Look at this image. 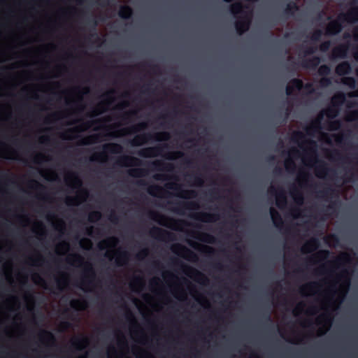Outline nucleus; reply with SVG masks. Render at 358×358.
I'll use <instances>...</instances> for the list:
<instances>
[{"label": "nucleus", "mask_w": 358, "mask_h": 358, "mask_svg": "<svg viewBox=\"0 0 358 358\" xmlns=\"http://www.w3.org/2000/svg\"><path fill=\"white\" fill-rule=\"evenodd\" d=\"M346 271H343V273L338 275L337 279L329 283H327V286L325 290L319 293L318 288L321 287L322 285L317 282H310L300 288V292L303 295H306L308 292L311 294H319L320 295L324 297L328 301L334 300L341 293L345 294L350 286V280L348 279L345 282H343L340 286H338V280L344 276V273Z\"/></svg>", "instance_id": "f257e3e1"}, {"label": "nucleus", "mask_w": 358, "mask_h": 358, "mask_svg": "<svg viewBox=\"0 0 358 358\" xmlns=\"http://www.w3.org/2000/svg\"><path fill=\"white\" fill-rule=\"evenodd\" d=\"M357 17L358 8H355L347 13H341L336 19L329 22L326 27V34L329 36L338 34L343 29L344 22H354L357 20Z\"/></svg>", "instance_id": "f03ea898"}, {"label": "nucleus", "mask_w": 358, "mask_h": 358, "mask_svg": "<svg viewBox=\"0 0 358 358\" xmlns=\"http://www.w3.org/2000/svg\"><path fill=\"white\" fill-rule=\"evenodd\" d=\"M338 107L330 105L325 110H322L317 115V118L312 121L311 124L307 127L305 130L308 134H312L313 132L317 131L321 129V122L326 115L329 119H334L339 113Z\"/></svg>", "instance_id": "7ed1b4c3"}, {"label": "nucleus", "mask_w": 358, "mask_h": 358, "mask_svg": "<svg viewBox=\"0 0 358 358\" xmlns=\"http://www.w3.org/2000/svg\"><path fill=\"white\" fill-rule=\"evenodd\" d=\"M169 138L170 134L166 131H162L155 134H152L150 133H143L135 136L134 138L129 141V144L133 147H136L145 144L150 140L162 141H168Z\"/></svg>", "instance_id": "20e7f679"}, {"label": "nucleus", "mask_w": 358, "mask_h": 358, "mask_svg": "<svg viewBox=\"0 0 358 358\" xmlns=\"http://www.w3.org/2000/svg\"><path fill=\"white\" fill-rule=\"evenodd\" d=\"M306 143L310 146V150L314 152L315 155L313 159H310V161H313L315 164H317V165L315 166V173L317 177L323 178L329 176V173H335V171L329 169L324 161L318 159L316 155V142L313 140H308Z\"/></svg>", "instance_id": "39448f33"}, {"label": "nucleus", "mask_w": 358, "mask_h": 358, "mask_svg": "<svg viewBox=\"0 0 358 358\" xmlns=\"http://www.w3.org/2000/svg\"><path fill=\"white\" fill-rule=\"evenodd\" d=\"M96 273L91 264H87L83 277L80 280L79 287L83 291H90L89 288L95 287Z\"/></svg>", "instance_id": "423d86ee"}, {"label": "nucleus", "mask_w": 358, "mask_h": 358, "mask_svg": "<svg viewBox=\"0 0 358 358\" xmlns=\"http://www.w3.org/2000/svg\"><path fill=\"white\" fill-rule=\"evenodd\" d=\"M169 148L167 144H159L152 147H148L140 150L137 155L143 158H151L162 155L165 149Z\"/></svg>", "instance_id": "0eeeda50"}, {"label": "nucleus", "mask_w": 358, "mask_h": 358, "mask_svg": "<svg viewBox=\"0 0 358 358\" xmlns=\"http://www.w3.org/2000/svg\"><path fill=\"white\" fill-rule=\"evenodd\" d=\"M165 187L176 192V196L182 199H193L197 196L194 189H184L180 184L176 182H168Z\"/></svg>", "instance_id": "6e6552de"}, {"label": "nucleus", "mask_w": 358, "mask_h": 358, "mask_svg": "<svg viewBox=\"0 0 358 358\" xmlns=\"http://www.w3.org/2000/svg\"><path fill=\"white\" fill-rule=\"evenodd\" d=\"M115 92V90L113 89L105 92L102 95V96L104 97L106 99L99 103L96 106V107L93 109L92 113L90 114V116L96 117L104 113L106 110L104 106H109L113 101L114 99L112 97V95L114 94Z\"/></svg>", "instance_id": "1a4fd4ad"}, {"label": "nucleus", "mask_w": 358, "mask_h": 358, "mask_svg": "<svg viewBox=\"0 0 358 358\" xmlns=\"http://www.w3.org/2000/svg\"><path fill=\"white\" fill-rule=\"evenodd\" d=\"M103 152L94 155L92 161L99 160L105 156L106 153L119 154L123 150L122 146L116 143H106L102 146Z\"/></svg>", "instance_id": "9d476101"}, {"label": "nucleus", "mask_w": 358, "mask_h": 358, "mask_svg": "<svg viewBox=\"0 0 358 358\" xmlns=\"http://www.w3.org/2000/svg\"><path fill=\"white\" fill-rule=\"evenodd\" d=\"M147 164L148 168L152 171L173 172L175 169L173 164L165 162L159 159L150 162Z\"/></svg>", "instance_id": "9b49d317"}, {"label": "nucleus", "mask_w": 358, "mask_h": 358, "mask_svg": "<svg viewBox=\"0 0 358 358\" xmlns=\"http://www.w3.org/2000/svg\"><path fill=\"white\" fill-rule=\"evenodd\" d=\"M172 251L190 262H195L198 259V257L195 252L181 244L175 245L172 248Z\"/></svg>", "instance_id": "f8f14e48"}, {"label": "nucleus", "mask_w": 358, "mask_h": 358, "mask_svg": "<svg viewBox=\"0 0 358 358\" xmlns=\"http://www.w3.org/2000/svg\"><path fill=\"white\" fill-rule=\"evenodd\" d=\"M176 206L172 209L174 213L183 215L185 210H198L199 206L195 201H176L174 203Z\"/></svg>", "instance_id": "ddd939ff"}, {"label": "nucleus", "mask_w": 358, "mask_h": 358, "mask_svg": "<svg viewBox=\"0 0 358 358\" xmlns=\"http://www.w3.org/2000/svg\"><path fill=\"white\" fill-rule=\"evenodd\" d=\"M102 136L109 137V138H113L117 136L115 132H107L104 134L103 135L101 134H94L90 136H88L85 138H84L81 141L80 144L83 145H88L96 143H99L102 141L101 137Z\"/></svg>", "instance_id": "4468645a"}, {"label": "nucleus", "mask_w": 358, "mask_h": 358, "mask_svg": "<svg viewBox=\"0 0 358 358\" xmlns=\"http://www.w3.org/2000/svg\"><path fill=\"white\" fill-rule=\"evenodd\" d=\"M148 217L150 219H152V220L157 222L159 224L162 225V226H166L168 227H169V226L165 223V221H167V220H171L176 223L187 224V223L183 220H175L173 219L169 218V217H166L165 215H162L157 212L152 211V210H150L148 212Z\"/></svg>", "instance_id": "2eb2a0df"}, {"label": "nucleus", "mask_w": 358, "mask_h": 358, "mask_svg": "<svg viewBox=\"0 0 358 358\" xmlns=\"http://www.w3.org/2000/svg\"><path fill=\"white\" fill-rule=\"evenodd\" d=\"M303 87V82L302 80L299 78H293L290 80V85L286 87V94L289 96L292 94L294 90H301ZM306 89H309L312 87V85L310 83H307L304 86Z\"/></svg>", "instance_id": "dca6fc26"}, {"label": "nucleus", "mask_w": 358, "mask_h": 358, "mask_svg": "<svg viewBox=\"0 0 358 358\" xmlns=\"http://www.w3.org/2000/svg\"><path fill=\"white\" fill-rule=\"evenodd\" d=\"M174 264L180 265L181 267L186 268L189 271L194 273L195 274V277H196L195 280L198 282L205 285L207 282H208V279L203 273H202L201 272L197 271L196 269H195L192 267L185 265V264H183L182 262L179 261L178 259H175Z\"/></svg>", "instance_id": "f3484780"}, {"label": "nucleus", "mask_w": 358, "mask_h": 358, "mask_svg": "<svg viewBox=\"0 0 358 358\" xmlns=\"http://www.w3.org/2000/svg\"><path fill=\"white\" fill-rule=\"evenodd\" d=\"M150 234L152 237L157 238L161 240L173 239V234L172 233L157 227H152L150 231Z\"/></svg>", "instance_id": "a211bd4d"}, {"label": "nucleus", "mask_w": 358, "mask_h": 358, "mask_svg": "<svg viewBox=\"0 0 358 358\" xmlns=\"http://www.w3.org/2000/svg\"><path fill=\"white\" fill-rule=\"evenodd\" d=\"M191 217L203 222H213L219 220L220 216L218 214L201 212L192 215Z\"/></svg>", "instance_id": "6ab92c4d"}, {"label": "nucleus", "mask_w": 358, "mask_h": 358, "mask_svg": "<svg viewBox=\"0 0 358 358\" xmlns=\"http://www.w3.org/2000/svg\"><path fill=\"white\" fill-rule=\"evenodd\" d=\"M349 48L348 44L339 45L332 50L331 59H334L336 58L345 59L347 57L348 51Z\"/></svg>", "instance_id": "aec40b11"}, {"label": "nucleus", "mask_w": 358, "mask_h": 358, "mask_svg": "<svg viewBox=\"0 0 358 358\" xmlns=\"http://www.w3.org/2000/svg\"><path fill=\"white\" fill-rule=\"evenodd\" d=\"M320 247V241L317 238H311L301 248L302 253H309L315 251Z\"/></svg>", "instance_id": "412c9836"}, {"label": "nucleus", "mask_w": 358, "mask_h": 358, "mask_svg": "<svg viewBox=\"0 0 358 358\" xmlns=\"http://www.w3.org/2000/svg\"><path fill=\"white\" fill-rule=\"evenodd\" d=\"M321 62V58L314 56L310 59H305L301 62V66L304 69L315 70Z\"/></svg>", "instance_id": "4be33fe9"}, {"label": "nucleus", "mask_w": 358, "mask_h": 358, "mask_svg": "<svg viewBox=\"0 0 358 358\" xmlns=\"http://www.w3.org/2000/svg\"><path fill=\"white\" fill-rule=\"evenodd\" d=\"M352 71V66L349 62L344 61L339 63L335 69L336 73L338 76H345L350 74Z\"/></svg>", "instance_id": "5701e85b"}, {"label": "nucleus", "mask_w": 358, "mask_h": 358, "mask_svg": "<svg viewBox=\"0 0 358 358\" xmlns=\"http://www.w3.org/2000/svg\"><path fill=\"white\" fill-rule=\"evenodd\" d=\"M118 163L124 166H138L141 164V162L136 157H129V156H123L122 157Z\"/></svg>", "instance_id": "b1692460"}, {"label": "nucleus", "mask_w": 358, "mask_h": 358, "mask_svg": "<svg viewBox=\"0 0 358 358\" xmlns=\"http://www.w3.org/2000/svg\"><path fill=\"white\" fill-rule=\"evenodd\" d=\"M188 243L191 247L201 251L207 257H212L215 254V250L210 246L202 245L201 248H198V244L194 242L189 241Z\"/></svg>", "instance_id": "393cba45"}, {"label": "nucleus", "mask_w": 358, "mask_h": 358, "mask_svg": "<svg viewBox=\"0 0 358 358\" xmlns=\"http://www.w3.org/2000/svg\"><path fill=\"white\" fill-rule=\"evenodd\" d=\"M270 215L274 226L281 229L283 227V220L280 213L273 208L270 209Z\"/></svg>", "instance_id": "a878e982"}, {"label": "nucleus", "mask_w": 358, "mask_h": 358, "mask_svg": "<svg viewBox=\"0 0 358 358\" xmlns=\"http://www.w3.org/2000/svg\"><path fill=\"white\" fill-rule=\"evenodd\" d=\"M291 195L294 201V202L299 205L301 206L304 202V197L302 192L295 186H292L290 191Z\"/></svg>", "instance_id": "bb28decb"}, {"label": "nucleus", "mask_w": 358, "mask_h": 358, "mask_svg": "<svg viewBox=\"0 0 358 358\" xmlns=\"http://www.w3.org/2000/svg\"><path fill=\"white\" fill-rule=\"evenodd\" d=\"M250 27V21L249 20H238L235 22V28L237 31V33L239 35H242L243 33H245L246 31L248 30Z\"/></svg>", "instance_id": "cd10ccee"}, {"label": "nucleus", "mask_w": 358, "mask_h": 358, "mask_svg": "<svg viewBox=\"0 0 358 358\" xmlns=\"http://www.w3.org/2000/svg\"><path fill=\"white\" fill-rule=\"evenodd\" d=\"M133 14L132 8L127 5L121 6L118 12V15L120 17L129 20Z\"/></svg>", "instance_id": "c85d7f7f"}, {"label": "nucleus", "mask_w": 358, "mask_h": 358, "mask_svg": "<svg viewBox=\"0 0 358 358\" xmlns=\"http://www.w3.org/2000/svg\"><path fill=\"white\" fill-rule=\"evenodd\" d=\"M287 203V196L284 190L280 188L279 192L276 194V206L279 208H284Z\"/></svg>", "instance_id": "c756f323"}, {"label": "nucleus", "mask_w": 358, "mask_h": 358, "mask_svg": "<svg viewBox=\"0 0 358 358\" xmlns=\"http://www.w3.org/2000/svg\"><path fill=\"white\" fill-rule=\"evenodd\" d=\"M350 262L351 255L349 253L343 252L335 259L334 264L339 266L344 265L345 264L350 263Z\"/></svg>", "instance_id": "7c9ffc66"}, {"label": "nucleus", "mask_w": 358, "mask_h": 358, "mask_svg": "<svg viewBox=\"0 0 358 358\" xmlns=\"http://www.w3.org/2000/svg\"><path fill=\"white\" fill-rule=\"evenodd\" d=\"M148 127V124L145 122H139L129 129H124L122 131H126L128 134H136L143 130H145Z\"/></svg>", "instance_id": "2f4dec72"}, {"label": "nucleus", "mask_w": 358, "mask_h": 358, "mask_svg": "<svg viewBox=\"0 0 358 358\" xmlns=\"http://www.w3.org/2000/svg\"><path fill=\"white\" fill-rule=\"evenodd\" d=\"M345 95L343 93H338L331 98V104L340 108V106L345 102Z\"/></svg>", "instance_id": "473e14b6"}, {"label": "nucleus", "mask_w": 358, "mask_h": 358, "mask_svg": "<svg viewBox=\"0 0 358 358\" xmlns=\"http://www.w3.org/2000/svg\"><path fill=\"white\" fill-rule=\"evenodd\" d=\"M148 192L149 194H150L153 196H159L160 194H162V192H165V191L162 187H160L157 185H150L148 188ZM166 193H167V194L169 196L170 195L169 192H166Z\"/></svg>", "instance_id": "72a5a7b5"}, {"label": "nucleus", "mask_w": 358, "mask_h": 358, "mask_svg": "<svg viewBox=\"0 0 358 358\" xmlns=\"http://www.w3.org/2000/svg\"><path fill=\"white\" fill-rule=\"evenodd\" d=\"M129 253L127 251H120L118 252L117 257L115 259V262L117 266H122L125 264L129 260Z\"/></svg>", "instance_id": "f704fd0d"}, {"label": "nucleus", "mask_w": 358, "mask_h": 358, "mask_svg": "<svg viewBox=\"0 0 358 358\" xmlns=\"http://www.w3.org/2000/svg\"><path fill=\"white\" fill-rule=\"evenodd\" d=\"M117 241L118 240L116 237L112 236L99 243L98 247L100 250H104L106 247L109 245L115 246L117 243Z\"/></svg>", "instance_id": "c9c22d12"}, {"label": "nucleus", "mask_w": 358, "mask_h": 358, "mask_svg": "<svg viewBox=\"0 0 358 358\" xmlns=\"http://www.w3.org/2000/svg\"><path fill=\"white\" fill-rule=\"evenodd\" d=\"M330 255V252L328 250H321L318 251L313 257L309 259L310 262H313L315 258L319 259L320 261L327 260Z\"/></svg>", "instance_id": "e433bc0d"}, {"label": "nucleus", "mask_w": 358, "mask_h": 358, "mask_svg": "<svg viewBox=\"0 0 358 358\" xmlns=\"http://www.w3.org/2000/svg\"><path fill=\"white\" fill-rule=\"evenodd\" d=\"M299 9V8L297 3L296 2L292 1L287 5L284 10V14L287 15H293L294 12Z\"/></svg>", "instance_id": "4c0bfd02"}, {"label": "nucleus", "mask_w": 358, "mask_h": 358, "mask_svg": "<svg viewBox=\"0 0 358 358\" xmlns=\"http://www.w3.org/2000/svg\"><path fill=\"white\" fill-rule=\"evenodd\" d=\"M148 174V171L143 169H134L129 171V175L134 178H141Z\"/></svg>", "instance_id": "58836bf2"}, {"label": "nucleus", "mask_w": 358, "mask_h": 358, "mask_svg": "<svg viewBox=\"0 0 358 358\" xmlns=\"http://www.w3.org/2000/svg\"><path fill=\"white\" fill-rule=\"evenodd\" d=\"M188 177L190 180H192L194 181V185L196 186L201 187L204 183L203 177L199 173L188 175Z\"/></svg>", "instance_id": "ea45409f"}, {"label": "nucleus", "mask_w": 358, "mask_h": 358, "mask_svg": "<svg viewBox=\"0 0 358 358\" xmlns=\"http://www.w3.org/2000/svg\"><path fill=\"white\" fill-rule=\"evenodd\" d=\"M198 238L202 242L211 244L214 243L216 241L214 236L207 233H203L201 234V236L198 237Z\"/></svg>", "instance_id": "a19ab883"}, {"label": "nucleus", "mask_w": 358, "mask_h": 358, "mask_svg": "<svg viewBox=\"0 0 358 358\" xmlns=\"http://www.w3.org/2000/svg\"><path fill=\"white\" fill-rule=\"evenodd\" d=\"M153 178L157 181L170 180L171 179H174L175 180H178V178L176 176L172 177L169 175L164 174V173H157L153 176Z\"/></svg>", "instance_id": "79ce46f5"}, {"label": "nucleus", "mask_w": 358, "mask_h": 358, "mask_svg": "<svg viewBox=\"0 0 358 358\" xmlns=\"http://www.w3.org/2000/svg\"><path fill=\"white\" fill-rule=\"evenodd\" d=\"M242 11L243 6L239 2L234 3L230 6V12L234 15L241 13Z\"/></svg>", "instance_id": "37998d69"}, {"label": "nucleus", "mask_w": 358, "mask_h": 358, "mask_svg": "<svg viewBox=\"0 0 358 358\" xmlns=\"http://www.w3.org/2000/svg\"><path fill=\"white\" fill-rule=\"evenodd\" d=\"M342 82L352 90L356 87V80L353 77H345L343 78Z\"/></svg>", "instance_id": "c03bdc74"}, {"label": "nucleus", "mask_w": 358, "mask_h": 358, "mask_svg": "<svg viewBox=\"0 0 358 358\" xmlns=\"http://www.w3.org/2000/svg\"><path fill=\"white\" fill-rule=\"evenodd\" d=\"M318 74L321 76L325 77L330 74L331 69L327 64H322L318 68Z\"/></svg>", "instance_id": "a18cd8bd"}, {"label": "nucleus", "mask_w": 358, "mask_h": 358, "mask_svg": "<svg viewBox=\"0 0 358 358\" xmlns=\"http://www.w3.org/2000/svg\"><path fill=\"white\" fill-rule=\"evenodd\" d=\"M172 294L173 296L178 300L183 301L186 299L187 294L182 289H175L172 291Z\"/></svg>", "instance_id": "49530a36"}, {"label": "nucleus", "mask_w": 358, "mask_h": 358, "mask_svg": "<svg viewBox=\"0 0 358 358\" xmlns=\"http://www.w3.org/2000/svg\"><path fill=\"white\" fill-rule=\"evenodd\" d=\"M184 156V152L182 151H175L168 153L164 157L169 160H174Z\"/></svg>", "instance_id": "de8ad7c7"}, {"label": "nucleus", "mask_w": 358, "mask_h": 358, "mask_svg": "<svg viewBox=\"0 0 358 358\" xmlns=\"http://www.w3.org/2000/svg\"><path fill=\"white\" fill-rule=\"evenodd\" d=\"M137 114V110H132L127 112L124 113L120 118L124 122H127L131 120V119Z\"/></svg>", "instance_id": "09e8293b"}, {"label": "nucleus", "mask_w": 358, "mask_h": 358, "mask_svg": "<svg viewBox=\"0 0 358 358\" xmlns=\"http://www.w3.org/2000/svg\"><path fill=\"white\" fill-rule=\"evenodd\" d=\"M285 166L287 171L293 172L296 169V164L292 159H287L285 160Z\"/></svg>", "instance_id": "8fccbe9b"}, {"label": "nucleus", "mask_w": 358, "mask_h": 358, "mask_svg": "<svg viewBox=\"0 0 358 358\" xmlns=\"http://www.w3.org/2000/svg\"><path fill=\"white\" fill-rule=\"evenodd\" d=\"M160 279L159 278H154L150 281V289L154 292L157 294L158 291L156 289V287L159 285Z\"/></svg>", "instance_id": "3c124183"}, {"label": "nucleus", "mask_w": 358, "mask_h": 358, "mask_svg": "<svg viewBox=\"0 0 358 358\" xmlns=\"http://www.w3.org/2000/svg\"><path fill=\"white\" fill-rule=\"evenodd\" d=\"M310 174L307 172H301L299 176V182L301 185H307V182L310 178Z\"/></svg>", "instance_id": "603ef678"}, {"label": "nucleus", "mask_w": 358, "mask_h": 358, "mask_svg": "<svg viewBox=\"0 0 358 358\" xmlns=\"http://www.w3.org/2000/svg\"><path fill=\"white\" fill-rule=\"evenodd\" d=\"M71 178L73 183L75 185L76 187H80L82 186V180L78 176V175L75 173H70L68 178Z\"/></svg>", "instance_id": "864d4df0"}, {"label": "nucleus", "mask_w": 358, "mask_h": 358, "mask_svg": "<svg viewBox=\"0 0 358 358\" xmlns=\"http://www.w3.org/2000/svg\"><path fill=\"white\" fill-rule=\"evenodd\" d=\"M323 32L321 29H316L313 31L310 36V39L313 42H317L321 39Z\"/></svg>", "instance_id": "5fc2aeb1"}, {"label": "nucleus", "mask_w": 358, "mask_h": 358, "mask_svg": "<svg viewBox=\"0 0 358 358\" xmlns=\"http://www.w3.org/2000/svg\"><path fill=\"white\" fill-rule=\"evenodd\" d=\"M101 217V213L99 211H92L89 215V221L91 222H94L99 220H100Z\"/></svg>", "instance_id": "6e6d98bb"}, {"label": "nucleus", "mask_w": 358, "mask_h": 358, "mask_svg": "<svg viewBox=\"0 0 358 358\" xmlns=\"http://www.w3.org/2000/svg\"><path fill=\"white\" fill-rule=\"evenodd\" d=\"M334 192V189L331 187H327L322 191H320V194L322 197L331 196Z\"/></svg>", "instance_id": "4d7b16f0"}, {"label": "nucleus", "mask_w": 358, "mask_h": 358, "mask_svg": "<svg viewBox=\"0 0 358 358\" xmlns=\"http://www.w3.org/2000/svg\"><path fill=\"white\" fill-rule=\"evenodd\" d=\"M29 187L36 190H43L45 187L36 180H32L29 182Z\"/></svg>", "instance_id": "13d9d810"}, {"label": "nucleus", "mask_w": 358, "mask_h": 358, "mask_svg": "<svg viewBox=\"0 0 358 358\" xmlns=\"http://www.w3.org/2000/svg\"><path fill=\"white\" fill-rule=\"evenodd\" d=\"M304 134L299 131H294L292 136V141L293 142H298L299 140H302L304 138Z\"/></svg>", "instance_id": "bf43d9fd"}, {"label": "nucleus", "mask_w": 358, "mask_h": 358, "mask_svg": "<svg viewBox=\"0 0 358 358\" xmlns=\"http://www.w3.org/2000/svg\"><path fill=\"white\" fill-rule=\"evenodd\" d=\"M143 286V279L141 277H135L133 282L130 284V287L132 289H134L136 286Z\"/></svg>", "instance_id": "052dcab7"}, {"label": "nucleus", "mask_w": 358, "mask_h": 358, "mask_svg": "<svg viewBox=\"0 0 358 358\" xmlns=\"http://www.w3.org/2000/svg\"><path fill=\"white\" fill-rule=\"evenodd\" d=\"M330 47H331V42L329 41H326L322 42L320 45L319 48H320V51L325 52L329 50Z\"/></svg>", "instance_id": "680f3d73"}, {"label": "nucleus", "mask_w": 358, "mask_h": 358, "mask_svg": "<svg viewBox=\"0 0 358 358\" xmlns=\"http://www.w3.org/2000/svg\"><path fill=\"white\" fill-rule=\"evenodd\" d=\"M346 138H347V135L345 134H341L335 136V141L338 144L345 143Z\"/></svg>", "instance_id": "e2e57ef3"}, {"label": "nucleus", "mask_w": 358, "mask_h": 358, "mask_svg": "<svg viewBox=\"0 0 358 358\" xmlns=\"http://www.w3.org/2000/svg\"><path fill=\"white\" fill-rule=\"evenodd\" d=\"M57 287L59 291L63 290V287L66 284V279L64 278L56 279Z\"/></svg>", "instance_id": "0e129e2a"}, {"label": "nucleus", "mask_w": 358, "mask_h": 358, "mask_svg": "<svg viewBox=\"0 0 358 358\" xmlns=\"http://www.w3.org/2000/svg\"><path fill=\"white\" fill-rule=\"evenodd\" d=\"M111 119L110 117H106V118H103V119H98V120H96L94 121H93L92 122H87L85 124L86 127L88 128L90 127L92 124H98V123H103V122H109L110 121Z\"/></svg>", "instance_id": "69168bd1"}, {"label": "nucleus", "mask_w": 358, "mask_h": 358, "mask_svg": "<svg viewBox=\"0 0 358 358\" xmlns=\"http://www.w3.org/2000/svg\"><path fill=\"white\" fill-rule=\"evenodd\" d=\"M341 123L340 120H334L330 123L329 130H337L341 127Z\"/></svg>", "instance_id": "338daca9"}, {"label": "nucleus", "mask_w": 358, "mask_h": 358, "mask_svg": "<svg viewBox=\"0 0 358 358\" xmlns=\"http://www.w3.org/2000/svg\"><path fill=\"white\" fill-rule=\"evenodd\" d=\"M355 120H358V110H355L350 113L349 115H348V120L352 121Z\"/></svg>", "instance_id": "774afa93"}]
</instances>
